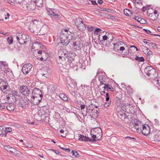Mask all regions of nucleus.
I'll return each instance as SVG.
<instances>
[{"mask_svg":"<svg viewBox=\"0 0 160 160\" xmlns=\"http://www.w3.org/2000/svg\"><path fill=\"white\" fill-rule=\"evenodd\" d=\"M60 34V43L62 45L67 46L70 42L71 40L72 39V36L70 34H68L62 32Z\"/></svg>","mask_w":160,"mask_h":160,"instance_id":"f257e3e1","label":"nucleus"},{"mask_svg":"<svg viewBox=\"0 0 160 160\" xmlns=\"http://www.w3.org/2000/svg\"><path fill=\"white\" fill-rule=\"evenodd\" d=\"M41 61H46L47 59L48 54L47 49L45 46L41 43Z\"/></svg>","mask_w":160,"mask_h":160,"instance_id":"f03ea898","label":"nucleus"},{"mask_svg":"<svg viewBox=\"0 0 160 160\" xmlns=\"http://www.w3.org/2000/svg\"><path fill=\"white\" fill-rule=\"evenodd\" d=\"M144 72L148 76L152 75L155 77L157 74L156 70L150 66H148L145 68Z\"/></svg>","mask_w":160,"mask_h":160,"instance_id":"7ed1b4c3","label":"nucleus"},{"mask_svg":"<svg viewBox=\"0 0 160 160\" xmlns=\"http://www.w3.org/2000/svg\"><path fill=\"white\" fill-rule=\"evenodd\" d=\"M147 127L145 125H142V130L141 128L138 127L136 128V127L135 128H136L137 130H138V132L140 131L142 132V134L143 135L148 136L150 132V126L148 125H147Z\"/></svg>","mask_w":160,"mask_h":160,"instance_id":"20e7f679","label":"nucleus"},{"mask_svg":"<svg viewBox=\"0 0 160 160\" xmlns=\"http://www.w3.org/2000/svg\"><path fill=\"white\" fill-rule=\"evenodd\" d=\"M81 39L80 38H76L73 41L72 45V47L76 50H80L82 47V44L81 42Z\"/></svg>","mask_w":160,"mask_h":160,"instance_id":"39448f33","label":"nucleus"},{"mask_svg":"<svg viewBox=\"0 0 160 160\" xmlns=\"http://www.w3.org/2000/svg\"><path fill=\"white\" fill-rule=\"evenodd\" d=\"M75 24L80 31L84 30L86 29V25L84 24L82 21L81 20V18L80 19L79 18L78 20V19L76 20L75 22Z\"/></svg>","mask_w":160,"mask_h":160,"instance_id":"423d86ee","label":"nucleus"},{"mask_svg":"<svg viewBox=\"0 0 160 160\" xmlns=\"http://www.w3.org/2000/svg\"><path fill=\"white\" fill-rule=\"evenodd\" d=\"M19 89L21 93L25 96H28L31 93L30 89H28L26 85L21 86L20 87Z\"/></svg>","mask_w":160,"mask_h":160,"instance_id":"0eeeda50","label":"nucleus"},{"mask_svg":"<svg viewBox=\"0 0 160 160\" xmlns=\"http://www.w3.org/2000/svg\"><path fill=\"white\" fill-rule=\"evenodd\" d=\"M32 66L29 63H27L24 64L22 69V72L24 74H28L29 71L32 70Z\"/></svg>","mask_w":160,"mask_h":160,"instance_id":"6e6552de","label":"nucleus"},{"mask_svg":"<svg viewBox=\"0 0 160 160\" xmlns=\"http://www.w3.org/2000/svg\"><path fill=\"white\" fill-rule=\"evenodd\" d=\"M99 81L100 82V84L98 86V88H101L102 86L107 83L108 79L106 76L102 75H100L98 76Z\"/></svg>","mask_w":160,"mask_h":160,"instance_id":"1a4fd4ad","label":"nucleus"},{"mask_svg":"<svg viewBox=\"0 0 160 160\" xmlns=\"http://www.w3.org/2000/svg\"><path fill=\"white\" fill-rule=\"evenodd\" d=\"M123 109L125 110V112L132 113V112L133 111V107L132 104L130 103H124L122 107Z\"/></svg>","mask_w":160,"mask_h":160,"instance_id":"9d476101","label":"nucleus"},{"mask_svg":"<svg viewBox=\"0 0 160 160\" xmlns=\"http://www.w3.org/2000/svg\"><path fill=\"white\" fill-rule=\"evenodd\" d=\"M48 14L50 15L52 18H56L58 16V11L55 9H53L52 8H49L47 10Z\"/></svg>","mask_w":160,"mask_h":160,"instance_id":"9b49d317","label":"nucleus"},{"mask_svg":"<svg viewBox=\"0 0 160 160\" xmlns=\"http://www.w3.org/2000/svg\"><path fill=\"white\" fill-rule=\"evenodd\" d=\"M66 58L68 59V61L69 63H71L73 61L76 56V54L74 52H70L67 54Z\"/></svg>","mask_w":160,"mask_h":160,"instance_id":"f8f14e48","label":"nucleus"},{"mask_svg":"<svg viewBox=\"0 0 160 160\" xmlns=\"http://www.w3.org/2000/svg\"><path fill=\"white\" fill-rule=\"evenodd\" d=\"M67 87L68 89L72 92L74 91L73 89L77 88V83L74 81H72L68 83Z\"/></svg>","mask_w":160,"mask_h":160,"instance_id":"ddd939ff","label":"nucleus"},{"mask_svg":"<svg viewBox=\"0 0 160 160\" xmlns=\"http://www.w3.org/2000/svg\"><path fill=\"white\" fill-rule=\"evenodd\" d=\"M5 149L8 152H9L11 154L16 155L18 152V151L16 150L15 148L11 147L9 145H5L4 146Z\"/></svg>","mask_w":160,"mask_h":160,"instance_id":"4468645a","label":"nucleus"},{"mask_svg":"<svg viewBox=\"0 0 160 160\" xmlns=\"http://www.w3.org/2000/svg\"><path fill=\"white\" fill-rule=\"evenodd\" d=\"M40 48V42L38 41L35 42L33 43L32 47V51H37L39 50Z\"/></svg>","mask_w":160,"mask_h":160,"instance_id":"2eb2a0df","label":"nucleus"},{"mask_svg":"<svg viewBox=\"0 0 160 160\" xmlns=\"http://www.w3.org/2000/svg\"><path fill=\"white\" fill-rule=\"evenodd\" d=\"M100 88H104V90L107 92L109 91H114V89L108 82L103 85Z\"/></svg>","mask_w":160,"mask_h":160,"instance_id":"dca6fc26","label":"nucleus"},{"mask_svg":"<svg viewBox=\"0 0 160 160\" xmlns=\"http://www.w3.org/2000/svg\"><path fill=\"white\" fill-rule=\"evenodd\" d=\"M92 131H91V135L92 138L90 139L89 142H96L97 141H99L101 140V137L98 138V137H97L96 135H95L93 133H92Z\"/></svg>","mask_w":160,"mask_h":160,"instance_id":"f3484780","label":"nucleus"},{"mask_svg":"<svg viewBox=\"0 0 160 160\" xmlns=\"http://www.w3.org/2000/svg\"><path fill=\"white\" fill-rule=\"evenodd\" d=\"M117 112H118V115H119L121 117V118L125 115V110L123 108H121L120 107H118L116 109Z\"/></svg>","mask_w":160,"mask_h":160,"instance_id":"a211bd4d","label":"nucleus"},{"mask_svg":"<svg viewBox=\"0 0 160 160\" xmlns=\"http://www.w3.org/2000/svg\"><path fill=\"white\" fill-rule=\"evenodd\" d=\"M147 15L150 18V19L152 21H156L158 19L159 16V14H157V16H156L153 13L149 12V11H148Z\"/></svg>","mask_w":160,"mask_h":160,"instance_id":"6ab92c4d","label":"nucleus"},{"mask_svg":"<svg viewBox=\"0 0 160 160\" xmlns=\"http://www.w3.org/2000/svg\"><path fill=\"white\" fill-rule=\"evenodd\" d=\"M8 66V65L6 62L0 61V75L2 76V74H3V67H6Z\"/></svg>","mask_w":160,"mask_h":160,"instance_id":"aec40b11","label":"nucleus"},{"mask_svg":"<svg viewBox=\"0 0 160 160\" xmlns=\"http://www.w3.org/2000/svg\"><path fill=\"white\" fill-rule=\"evenodd\" d=\"M28 101L27 99L25 98H22L20 101L19 102V105L22 108L26 107V106L28 104Z\"/></svg>","mask_w":160,"mask_h":160,"instance_id":"412c9836","label":"nucleus"},{"mask_svg":"<svg viewBox=\"0 0 160 160\" xmlns=\"http://www.w3.org/2000/svg\"><path fill=\"white\" fill-rule=\"evenodd\" d=\"M49 118L48 117L45 116L44 114L42 113L41 115V121L45 123H48L49 122Z\"/></svg>","mask_w":160,"mask_h":160,"instance_id":"4be33fe9","label":"nucleus"},{"mask_svg":"<svg viewBox=\"0 0 160 160\" xmlns=\"http://www.w3.org/2000/svg\"><path fill=\"white\" fill-rule=\"evenodd\" d=\"M21 36L22 37H21L20 36H19V37L18 36H16V38L17 40V41L20 44H23L24 43H26V42L25 41H24V39H22V37L23 36H24L25 37V36L24 35L21 34Z\"/></svg>","mask_w":160,"mask_h":160,"instance_id":"5701e85b","label":"nucleus"},{"mask_svg":"<svg viewBox=\"0 0 160 160\" xmlns=\"http://www.w3.org/2000/svg\"><path fill=\"white\" fill-rule=\"evenodd\" d=\"M67 52L66 50H60L58 51V55H60L62 56L64 58H66L67 56Z\"/></svg>","mask_w":160,"mask_h":160,"instance_id":"b1692460","label":"nucleus"},{"mask_svg":"<svg viewBox=\"0 0 160 160\" xmlns=\"http://www.w3.org/2000/svg\"><path fill=\"white\" fill-rule=\"evenodd\" d=\"M79 137H80L78 140H79L82 141H89L90 140V138L86 137V136H84V135H82L81 134H80Z\"/></svg>","mask_w":160,"mask_h":160,"instance_id":"393cba45","label":"nucleus"},{"mask_svg":"<svg viewBox=\"0 0 160 160\" xmlns=\"http://www.w3.org/2000/svg\"><path fill=\"white\" fill-rule=\"evenodd\" d=\"M121 99H122L115 98V104L118 107H120L122 105Z\"/></svg>","mask_w":160,"mask_h":160,"instance_id":"a878e982","label":"nucleus"},{"mask_svg":"<svg viewBox=\"0 0 160 160\" xmlns=\"http://www.w3.org/2000/svg\"><path fill=\"white\" fill-rule=\"evenodd\" d=\"M33 98L34 99V100L32 101L33 104L35 105H38L40 102V100L38 99L37 96H36L35 97L33 96Z\"/></svg>","mask_w":160,"mask_h":160,"instance_id":"bb28decb","label":"nucleus"},{"mask_svg":"<svg viewBox=\"0 0 160 160\" xmlns=\"http://www.w3.org/2000/svg\"><path fill=\"white\" fill-rule=\"evenodd\" d=\"M32 93L35 95L39 96L40 97V90L39 88H35L32 91Z\"/></svg>","mask_w":160,"mask_h":160,"instance_id":"cd10ccee","label":"nucleus"},{"mask_svg":"<svg viewBox=\"0 0 160 160\" xmlns=\"http://www.w3.org/2000/svg\"><path fill=\"white\" fill-rule=\"evenodd\" d=\"M124 13L125 15L131 17L132 15V12L127 9H124Z\"/></svg>","mask_w":160,"mask_h":160,"instance_id":"c85d7f7f","label":"nucleus"},{"mask_svg":"<svg viewBox=\"0 0 160 160\" xmlns=\"http://www.w3.org/2000/svg\"><path fill=\"white\" fill-rule=\"evenodd\" d=\"M42 109H41V110H42V113H43V114L47 113L48 112V108L47 107L46 105H43L42 106Z\"/></svg>","mask_w":160,"mask_h":160,"instance_id":"c756f323","label":"nucleus"},{"mask_svg":"<svg viewBox=\"0 0 160 160\" xmlns=\"http://www.w3.org/2000/svg\"><path fill=\"white\" fill-rule=\"evenodd\" d=\"M15 106L13 104H9L7 106V109L9 111H13L14 109Z\"/></svg>","mask_w":160,"mask_h":160,"instance_id":"7c9ffc66","label":"nucleus"},{"mask_svg":"<svg viewBox=\"0 0 160 160\" xmlns=\"http://www.w3.org/2000/svg\"><path fill=\"white\" fill-rule=\"evenodd\" d=\"M4 132V127L2 126H0V136L2 137H5Z\"/></svg>","mask_w":160,"mask_h":160,"instance_id":"2f4dec72","label":"nucleus"},{"mask_svg":"<svg viewBox=\"0 0 160 160\" xmlns=\"http://www.w3.org/2000/svg\"><path fill=\"white\" fill-rule=\"evenodd\" d=\"M33 55L36 59L40 58L39 55L40 54V50L37 51H33Z\"/></svg>","mask_w":160,"mask_h":160,"instance_id":"473e14b6","label":"nucleus"},{"mask_svg":"<svg viewBox=\"0 0 160 160\" xmlns=\"http://www.w3.org/2000/svg\"><path fill=\"white\" fill-rule=\"evenodd\" d=\"M4 135L5 137L7 136V134L8 132H11L12 131V128L10 127L5 128L4 127Z\"/></svg>","mask_w":160,"mask_h":160,"instance_id":"72a5a7b5","label":"nucleus"},{"mask_svg":"<svg viewBox=\"0 0 160 160\" xmlns=\"http://www.w3.org/2000/svg\"><path fill=\"white\" fill-rule=\"evenodd\" d=\"M135 59L138 62H142L144 61V58L143 57H139L137 55H136Z\"/></svg>","mask_w":160,"mask_h":160,"instance_id":"f704fd0d","label":"nucleus"},{"mask_svg":"<svg viewBox=\"0 0 160 160\" xmlns=\"http://www.w3.org/2000/svg\"><path fill=\"white\" fill-rule=\"evenodd\" d=\"M59 96L60 98L63 100L68 101L67 97L64 93H60Z\"/></svg>","mask_w":160,"mask_h":160,"instance_id":"c9c22d12","label":"nucleus"},{"mask_svg":"<svg viewBox=\"0 0 160 160\" xmlns=\"http://www.w3.org/2000/svg\"><path fill=\"white\" fill-rule=\"evenodd\" d=\"M6 83V82L4 79H0V89L2 91V88Z\"/></svg>","mask_w":160,"mask_h":160,"instance_id":"e433bc0d","label":"nucleus"},{"mask_svg":"<svg viewBox=\"0 0 160 160\" xmlns=\"http://www.w3.org/2000/svg\"><path fill=\"white\" fill-rule=\"evenodd\" d=\"M122 94L120 92H117L115 95V97L114 98L122 99Z\"/></svg>","mask_w":160,"mask_h":160,"instance_id":"4c0bfd02","label":"nucleus"},{"mask_svg":"<svg viewBox=\"0 0 160 160\" xmlns=\"http://www.w3.org/2000/svg\"><path fill=\"white\" fill-rule=\"evenodd\" d=\"M138 22H140L142 24H148L147 22L145 19L141 18L138 21Z\"/></svg>","mask_w":160,"mask_h":160,"instance_id":"58836bf2","label":"nucleus"},{"mask_svg":"<svg viewBox=\"0 0 160 160\" xmlns=\"http://www.w3.org/2000/svg\"><path fill=\"white\" fill-rule=\"evenodd\" d=\"M99 108H98L97 110L94 109V110L93 111H92V115L93 116L95 115L96 117H97L98 116V115L97 114H98V113H99Z\"/></svg>","mask_w":160,"mask_h":160,"instance_id":"ea45409f","label":"nucleus"},{"mask_svg":"<svg viewBox=\"0 0 160 160\" xmlns=\"http://www.w3.org/2000/svg\"><path fill=\"white\" fill-rule=\"evenodd\" d=\"M7 40L9 45L12 44L13 41V38L12 37H8L7 39Z\"/></svg>","mask_w":160,"mask_h":160,"instance_id":"a19ab883","label":"nucleus"},{"mask_svg":"<svg viewBox=\"0 0 160 160\" xmlns=\"http://www.w3.org/2000/svg\"><path fill=\"white\" fill-rule=\"evenodd\" d=\"M113 45L114 46L113 48L114 50L115 51L119 50V48H120L119 46L117 43H114Z\"/></svg>","mask_w":160,"mask_h":160,"instance_id":"79ce46f5","label":"nucleus"},{"mask_svg":"<svg viewBox=\"0 0 160 160\" xmlns=\"http://www.w3.org/2000/svg\"><path fill=\"white\" fill-rule=\"evenodd\" d=\"M122 88H124V89H126V90H129V91H131V90L132 89V88H130V87H126V85L125 84V83H123V84H122Z\"/></svg>","mask_w":160,"mask_h":160,"instance_id":"37998d69","label":"nucleus"},{"mask_svg":"<svg viewBox=\"0 0 160 160\" xmlns=\"http://www.w3.org/2000/svg\"><path fill=\"white\" fill-rule=\"evenodd\" d=\"M150 41L146 39H144L143 42L144 43L147 44L148 46H151L152 42H150Z\"/></svg>","mask_w":160,"mask_h":160,"instance_id":"c03bdc74","label":"nucleus"},{"mask_svg":"<svg viewBox=\"0 0 160 160\" xmlns=\"http://www.w3.org/2000/svg\"><path fill=\"white\" fill-rule=\"evenodd\" d=\"M49 150L54 151V152L57 154H58L60 156H62L61 153L57 150H54V149H49Z\"/></svg>","mask_w":160,"mask_h":160,"instance_id":"a18cd8bd","label":"nucleus"},{"mask_svg":"<svg viewBox=\"0 0 160 160\" xmlns=\"http://www.w3.org/2000/svg\"><path fill=\"white\" fill-rule=\"evenodd\" d=\"M28 7L30 8V10H33L35 9L34 5L32 4H31L29 5Z\"/></svg>","mask_w":160,"mask_h":160,"instance_id":"49530a36","label":"nucleus"},{"mask_svg":"<svg viewBox=\"0 0 160 160\" xmlns=\"http://www.w3.org/2000/svg\"><path fill=\"white\" fill-rule=\"evenodd\" d=\"M101 31V29L99 28H97L94 30V34L98 35V34L99 32Z\"/></svg>","mask_w":160,"mask_h":160,"instance_id":"de8ad7c7","label":"nucleus"},{"mask_svg":"<svg viewBox=\"0 0 160 160\" xmlns=\"http://www.w3.org/2000/svg\"><path fill=\"white\" fill-rule=\"evenodd\" d=\"M71 152L73 156H74L76 157H79V154H78L77 152L76 151L72 150Z\"/></svg>","mask_w":160,"mask_h":160,"instance_id":"09e8293b","label":"nucleus"},{"mask_svg":"<svg viewBox=\"0 0 160 160\" xmlns=\"http://www.w3.org/2000/svg\"><path fill=\"white\" fill-rule=\"evenodd\" d=\"M8 67V66L6 67H3V68H2V70H3V71H4L5 73H7L8 72H9L10 71L9 70H10V68H9Z\"/></svg>","mask_w":160,"mask_h":160,"instance_id":"8fccbe9b","label":"nucleus"},{"mask_svg":"<svg viewBox=\"0 0 160 160\" xmlns=\"http://www.w3.org/2000/svg\"><path fill=\"white\" fill-rule=\"evenodd\" d=\"M82 114L83 115V116H86L88 113V109L86 108V110H82Z\"/></svg>","mask_w":160,"mask_h":160,"instance_id":"3c124183","label":"nucleus"},{"mask_svg":"<svg viewBox=\"0 0 160 160\" xmlns=\"http://www.w3.org/2000/svg\"><path fill=\"white\" fill-rule=\"evenodd\" d=\"M41 74L42 75V77H45V78H47L48 76L47 72L46 71L45 73L41 72Z\"/></svg>","mask_w":160,"mask_h":160,"instance_id":"603ef678","label":"nucleus"},{"mask_svg":"<svg viewBox=\"0 0 160 160\" xmlns=\"http://www.w3.org/2000/svg\"><path fill=\"white\" fill-rule=\"evenodd\" d=\"M131 49L130 48L128 49V52L126 51L124 52V55L125 56H127L128 55L129 53H131Z\"/></svg>","mask_w":160,"mask_h":160,"instance_id":"864d4df0","label":"nucleus"},{"mask_svg":"<svg viewBox=\"0 0 160 160\" xmlns=\"http://www.w3.org/2000/svg\"><path fill=\"white\" fill-rule=\"evenodd\" d=\"M92 106H93V104H91V105H89V106L91 108V109H88V112H89V111L90 110H91V113L92 112V111H93L94 109V107H93Z\"/></svg>","mask_w":160,"mask_h":160,"instance_id":"5fc2aeb1","label":"nucleus"},{"mask_svg":"<svg viewBox=\"0 0 160 160\" xmlns=\"http://www.w3.org/2000/svg\"><path fill=\"white\" fill-rule=\"evenodd\" d=\"M35 63L36 65H39V62L40 61V58L38 59H35L34 60Z\"/></svg>","mask_w":160,"mask_h":160,"instance_id":"6e6d98bb","label":"nucleus"},{"mask_svg":"<svg viewBox=\"0 0 160 160\" xmlns=\"http://www.w3.org/2000/svg\"><path fill=\"white\" fill-rule=\"evenodd\" d=\"M151 46L152 48L154 49L157 48L158 46L156 43H155L152 42Z\"/></svg>","mask_w":160,"mask_h":160,"instance_id":"4d7b16f0","label":"nucleus"},{"mask_svg":"<svg viewBox=\"0 0 160 160\" xmlns=\"http://www.w3.org/2000/svg\"><path fill=\"white\" fill-rule=\"evenodd\" d=\"M108 37L106 35H104L103 37H102V39L103 40H100V39L99 40H100V42H102L103 40L105 41H106V40L107 39H108Z\"/></svg>","mask_w":160,"mask_h":160,"instance_id":"13d9d810","label":"nucleus"},{"mask_svg":"<svg viewBox=\"0 0 160 160\" xmlns=\"http://www.w3.org/2000/svg\"><path fill=\"white\" fill-rule=\"evenodd\" d=\"M93 27L92 26H88L87 27L88 30L89 32H91L93 31Z\"/></svg>","mask_w":160,"mask_h":160,"instance_id":"bf43d9fd","label":"nucleus"},{"mask_svg":"<svg viewBox=\"0 0 160 160\" xmlns=\"http://www.w3.org/2000/svg\"><path fill=\"white\" fill-rule=\"evenodd\" d=\"M111 100H110V101H108L106 103L104 104V107H107L108 106H109L111 104Z\"/></svg>","mask_w":160,"mask_h":160,"instance_id":"052dcab7","label":"nucleus"},{"mask_svg":"<svg viewBox=\"0 0 160 160\" xmlns=\"http://www.w3.org/2000/svg\"><path fill=\"white\" fill-rule=\"evenodd\" d=\"M55 103H57L58 105H60L61 104L62 102L61 100L57 99L55 101Z\"/></svg>","mask_w":160,"mask_h":160,"instance_id":"680f3d73","label":"nucleus"},{"mask_svg":"<svg viewBox=\"0 0 160 160\" xmlns=\"http://www.w3.org/2000/svg\"><path fill=\"white\" fill-rule=\"evenodd\" d=\"M141 47L142 49L146 50L147 51H150V50L147 47L144 45L142 46Z\"/></svg>","mask_w":160,"mask_h":160,"instance_id":"e2e57ef3","label":"nucleus"},{"mask_svg":"<svg viewBox=\"0 0 160 160\" xmlns=\"http://www.w3.org/2000/svg\"><path fill=\"white\" fill-rule=\"evenodd\" d=\"M61 71L63 72H67L68 71V70L67 69L64 68L63 67H62L61 68Z\"/></svg>","mask_w":160,"mask_h":160,"instance_id":"0e129e2a","label":"nucleus"},{"mask_svg":"<svg viewBox=\"0 0 160 160\" xmlns=\"http://www.w3.org/2000/svg\"><path fill=\"white\" fill-rule=\"evenodd\" d=\"M129 138L130 140H132L134 141H136V139L134 138L131 137H130L128 136L125 138Z\"/></svg>","mask_w":160,"mask_h":160,"instance_id":"69168bd1","label":"nucleus"},{"mask_svg":"<svg viewBox=\"0 0 160 160\" xmlns=\"http://www.w3.org/2000/svg\"><path fill=\"white\" fill-rule=\"evenodd\" d=\"M8 85V84H7V82H6V83H5V84H4V85L3 87V88H2V90H6L7 88Z\"/></svg>","mask_w":160,"mask_h":160,"instance_id":"338daca9","label":"nucleus"},{"mask_svg":"<svg viewBox=\"0 0 160 160\" xmlns=\"http://www.w3.org/2000/svg\"><path fill=\"white\" fill-rule=\"evenodd\" d=\"M27 123L31 124H33L34 123V122L31 121L30 120H29L28 119L27 120Z\"/></svg>","mask_w":160,"mask_h":160,"instance_id":"774afa93","label":"nucleus"}]
</instances>
